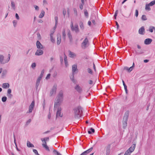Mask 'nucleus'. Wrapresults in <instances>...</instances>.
I'll use <instances>...</instances> for the list:
<instances>
[{
  "mask_svg": "<svg viewBox=\"0 0 155 155\" xmlns=\"http://www.w3.org/2000/svg\"><path fill=\"white\" fill-rule=\"evenodd\" d=\"M63 91L62 90H61L58 94L56 101L54 102V108L56 106H59L63 100Z\"/></svg>",
  "mask_w": 155,
  "mask_h": 155,
  "instance_id": "obj_1",
  "label": "nucleus"
},
{
  "mask_svg": "<svg viewBox=\"0 0 155 155\" xmlns=\"http://www.w3.org/2000/svg\"><path fill=\"white\" fill-rule=\"evenodd\" d=\"M82 108L80 106L75 107L73 109L74 117L75 119H79L82 115Z\"/></svg>",
  "mask_w": 155,
  "mask_h": 155,
  "instance_id": "obj_2",
  "label": "nucleus"
},
{
  "mask_svg": "<svg viewBox=\"0 0 155 155\" xmlns=\"http://www.w3.org/2000/svg\"><path fill=\"white\" fill-rule=\"evenodd\" d=\"M129 110H127L125 113L123 120V127L125 129L127 126V121L128 120L129 116Z\"/></svg>",
  "mask_w": 155,
  "mask_h": 155,
  "instance_id": "obj_3",
  "label": "nucleus"
},
{
  "mask_svg": "<svg viewBox=\"0 0 155 155\" xmlns=\"http://www.w3.org/2000/svg\"><path fill=\"white\" fill-rule=\"evenodd\" d=\"M10 54H8V58L6 59H4V56L2 55H0V63L2 64H4L8 63L10 60Z\"/></svg>",
  "mask_w": 155,
  "mask_h": 155,
  "instance_id": "obj_4",
  "label": "nucleus"
},
{
  "mask_svg": "<svg viewBox=\"0 0 155 155\" xmlns=\"http://www.w3.org/2000/svg\"><path fill=\"white\" fill-rule=\"evenodd\" d=\"M57 85L56 84H54L52 89L51 90L50 93V96H52L53 94H55L56 93Z\"/></svg>",
  "mask_w": 155,
  "mask_h": 155,
  "instance_id": "obj_5",
  "label": "nucleus"
},
{
  "mask_svg": "<svg viewBox=\"0 0 155 155\" xmlns=\"http://www.w3.org/2000/svg\"><path fill=\"white\" fill-rule=\"evenodd\" d=\"M71 30L73 31H75L76 33H77L79 32V29L78 27V26L77 24H75L74 27L73 24L72 22H71Z\"/></svg>",
  "mask_w": 155,
  "mask_h": 155,
  "instance_id": "obj_6",
  "label": "nucleus"
},
{
  "mask_svg": "<svg viewBox=\"0 0 155 155\" xmlns=\"http://www.w3.org/2000/svg\"><path fill=\"white\" fill-rule=\"evenodd\" d=\"M35 101L34 100L33 101L31 104L29 105L28 108V110L27 111V113H29L32 112L33 110L34 109V107L35 106Z\"/></svg>",
  "mask_w": 155,
  "mask_h": 155,
  "instance_id": "obj_7",
  "label": "nucleus"
},
{
  "mask_svg": "<svg viewBox=\"0 0 155 155\" xmlns=\"http://www.w3.org/2000/svg\"><path fill=\"white\" fill-rule=\"evenodd\" d=\"M88 41L87 38H86L81 44V47L83 49H84L87 47V45Z\"/></svg>",
  "mask_w": 155,
  "mask_h": 155,
  "instance_id": "obj_8",
  "label": "nucleus"
},
{
  "mask_svg": "<svg viewBox=\"0 0 155 155\" xmlns=\"http://www.w3.org/2000/svg\"><path fill=\"white\" fill-rule=\"evenodd\" d=\"M61 107H58V108L57 112L56 114V117L57 118L59 117H62L63 116L62 114L61 113Z\"/></svg>",
  "mask_w": 155,
  "mask_h": 155,
  "instance_id": "obj_9",
  "label": "nucleus"
},
{
  "mask_svg": "<svg viewBox=\"0 0 155 155\" xmlns=\"http://www.w3.org/2000/svg\"><path fill=\"white\" fill-rule=\"evenodd\" d=\"M110 144H109L106 147V155H109L110 153Z\"/></svg>",
  "mask_w": 155,
  "mask_h": 155,
  "instance_id": "obj_10",
  "label": "nucleus"
},
{
  "mask_svg": "<svg viewBox=\"0 0 155 155\" xmlns=\"http://www.w3.org/2000/svg\"><path fill=\"white\" fill-rule=\"evenodd\" d=\"M139 33L141 35H144L145 33V28L144 26L141 27L138 30Z\"/></svg>",
  "mask_w": 155,
  "mask_h": 155,
  "instance_id": "obj_11",
  "label": "nucleus"
},
{
  "mask_svg": "<svg viewBox=\"0 0 155 155\" xmlns=\"http://www.w3.org/2000/svg\"><path fill=\"white\" fill-rule=\"evenodd\" d=\"M36 46L38 49H43V46L40 42L37 41L36 42Z\"/></svg>",
  "mask_w": 155,
  "mask_h": 155,
  "instance_id": "obj_12",
  "label": "nucleus"
},
{
  "mask_svg": "<svg viewBox=\"0 0 155 155\" xmlns=\"http://www.w3.org/2000/svg\"><path fill=\"white\" fill-rule=\"evenodd\" d=\"M44 53L43 51L41 50L38 49L35 53V55H42Z\"/></svg>",
  "mask_w": 155,
  "mask_h": 155,
  "instance_id": "obj_13",
  "label": "nucleus"
},
{
  "mask_svg": "<svg viewBox=\"0 0 155 155\" xmlns=\"http://www.w3.org/2000/svg\"><path fill=\"white\" fill-rule=\"evenodd\" d=\"M61 41V37L60 34L57 35V43L58 45H59Z\"/></svg>",
  "mask_w": 155,
  "mask_h": 155,
  "instance_id": "obj_14",
  "label": "nucleus"
},
{
  "mask_svg": "<svg viewBox=\"0 0 155 155\" xmlns=\"http://www.w3.org/2000/svg\"><path fill=\"white\" fill-rule=\"evenodd\" d=\"M74 88L79 93H81L82 92V89L78 85H77Z\"/></svg>",
  "mask_w": 155,
  "mask_h": 155,
  "instance_id": "obj_15",
  "label": "nucleus"
},
{
  "mask_svg": "<svg viewBox=\"0 0 155 155\" xmlns=\"http://www.w3.org/2000/svg\"><path fill=\"white\" fill-rule=\"evenodd\" d=\"M152 41V40L151 38H148L145 39L144 43L145 45H149L150 44Z\"/></svg>",
  "mask_w": 155,
  "mask_h": 155,
  "instance_id": "obj_16",
  "label": "nucleus"
},
{
  "mask_svg": "<svg viewBox=\"0 0 155 155\" xmlns=\"http://www.w3.org/2000/svg\"><path fill=\"white\" fill-rule=\"evenodd\" d=\"M136 147V144H134L131 147H130L127 150L130 151L131 153L134 150Z\"/></svg>",
  "mask_w": 155,
  "mask_h": 155,
  "instance_id": "obj_17",
  "label": "nucleus"
},
{
  "mask_svg": "<svg viewBox=\"0 0 155 155\" xmlns=\"http://www.w3.org/2000/svg\"><path fill=\"white\" fill-rule=\"evenodd\" d=\"M96 19V17L95 15H92L90 18V20L92 21V23L94 24L95 25L96 23L95 22V19Z\"/></svg>",
  "mask_w": 155,
  "mask_h": 155,
  "instance_id": "obj_18",
  "label": "nucleus"
},
{
  "mask_svg": "<svg viewBox=\"0 0 155 155\" xmlns=\"http://www.w3.org/2000/svg\"><path fill=\"white\" fill-rule=\"evenodd\" d=\"M41 79V78H40L38 77L37 79V80L36 83V89H38V86L39 85Z\"/></svg>",
  "mask_w": 155,
  "mask_h": 155,
  "instance_id": "obj_19",
  "label": "nucleus"
},
{
  "mask_svg": "<svg viewBox=\"0 0 155 155\" xmlns=\"http://www.w3.org/2000/svg\"><path fill=\"white\" fill-rule=\"evenodd\" d=\"M9 87V84L8 83H4L2 84V87L4 89L8 88Z\"/></svg>",
  "mask_w": 155,
  "mask_h": 155,
  "instance_id": "obj_20",
  "label": "nucleus"
},
{
  "mask_svg": "<svg viewBox=\"0 0 155 155\" xmlns=\"http://www.w3.org/2000/svg\"><path fill=\"white\" fill-rule=\"evenodd\" d=\"M64 60L65 62V65L67 67L68 65V62L67 61V57L65 54H64Z\"/></svg>",
  "mask_w": 155,
  "mask_h": 155,
  "instance_id": "obj_21",
  "label": "nucleus"
},
{
  "mask_svg": "<svg viewBox=\"0 0 155 155\" xmlns=\"http://www.w3.org/2000/svg\"><path fill=\"white\" fill-rule=\"evenodd\" d=\"M77 69V65H73L72 66V73H74L76 71Z\"/></svg>",
  "mask_w": 155,
  "mask_h": 155,
  "instance_id": "obj_22",
  "label": "nucleus"
},
{
  "mask_svg": "<svg viewBox=\"0 0 155 155\" xmlns=\"http://www.w3.org/2000/svg\"><path fill=\"white\" fill-rule=\"evenodd\" d=\"M136 53L137 54H142L144 53V51L143 49L138 50H137Z\"/></svg>",
  "mask_w": 155,
  "mask_h": 155,
  "instance_id": "obj_23",
  "label": "nucleus"
},
{
  "mask_svg": "<svg viewBox=\"0 0 155 155\" xmlns=\"http://www.w3.org/2000/svg\"><path fill=\"white\" fill-rule=\"evenodd\" d=\"M45 14V12L43 10H42L41 11L40 14L39 16V17L40 18H42L44 16Z\"/></svg>",
  "mask_w": 155,
  "mask_h": 155,
  "instance_id": "obj_24",
  "label": "nucleus"
},
{
  "mask_svg": "<svg viewBox=\"0 0 155 155\" xmlns=\"http://www.w3.org/2000/svg\"><path fill=\"white\" fill-rule=\"evenodd\" d=\"M122 81L123 85L124 86V89H125V92H126V93L127 94V86L126 85V84H125L124 81V80H122Z\"/></svg>",
  "mask_w": 155,
  "mask_h": 155,
  "instance_id": "obj_25",
  "label": "nucleus"
},
{
  "mask_svg": "<svg viewBox=\"0 0 155 155\" xmlns=\"http://www.w3.org/2000/svg\"><path fill=\"white\" fill-rule=\"evenodd\" d=\"M95 132V130L93 128H91L90 130H89L88 131V133L89 134H92L93 133H94Z\"/></svg>",
  "mask_w": 155,
  "mask_h": 155,
  "instance_id": "obj_26",
  "label": "nucleus"
},
{
  "mask_svg": "<svg viewBox=\"0 0 155 155\" xmlns=\"http://www.w3.org/2000/svg\"><path fill=\"white\" fill-rule=\"evenodd\" d=\"M68 52L70 57L71 58H73L74 56H76L75 54L74 53L71 52V51H69Z\"/></svg>",
  "mask_w": 155,
  "mask_h": 155,
  "instance_id": "obj_27",
  "label": "nucleus"
},
{
  "mask_svg": "<svg viewBox=\"0 0 155 155\" xmlns=\"http://www.w3.org/2000/svg\"><path fill=\"white\" fill-rule=\"evenodd\" d=\"M27 146L29 147H34V145L31 143L29 141H27Z\"/></svg>",
  "mask_w": 155,
  "mask_h": 155,
  "instance_id": "obj_28",
  "label": "nucleus"
},
{
  "mask_svg": "<svg viewBox=\"0 0 155 155\" xmlns=\"http://www.w3.org/2000/svg\"><path fill=\"white\" fill-rule=\"evenodd\" d=\"M42 146L46 150L48 151H50L49 148L47 145L42 144Z\"/></svg>",
  "mask_w": 155,
  "mask_h": 155,
  "instance_id": "obj_29",
  "label": "nucleus"
},
{
  "mask_svg": "<svg viewBox=\"0 0 155 155\" xmlns=\"http://www.w3.org/2000/svg\"><path fill=\"white\" fill-rule=\"evenodd\" d=\"M11 5L12 8L13 9L15 10V5L14 2L12 1H11Z\"/></svg>",
  "mask_w": 155,
  "mask_h": 155,
  "instance_id": "obj_30",
  "label": "nucleus"
},
{
  "mask_svg": "<svg viewBox=\"0 0 155 155\" xmlns=\"http://www.w3.org/2000/svg\"><path fill=\"white\" fill-rule=\"evenodd\" d=\"M66 32L65 29H64L62 31L63 38L65 39L66 37Z\"/></svg>",
  "mask_w": 155,
  "mask_h": 155,
  "instance_id": "obj_31",
  "label": "nucleus"
},
{
  "mask_svg": "<svg viewBox=\"0 0 155 155\" xmlns=\"http://www.w3.org/2000/svg\"><path fill=\"white\" fill-rule=\"evenodd\" d=\"M153 29L155 30V27L153 26H150L149 29V31L151 32H152L153 31Z\"/></svg>",
  "mask_w": 155,
  "mask_h": 155,
  "instance_id": "obj_32",
  "label": "nucleus"
},
{
  "mask_svg": "<svg viewBox=\"0 0 155 155\" xmlns=\"http://www.w3.org/2000/svg\"><path fill=\"white\" fill-rule=\"evenodd\" d=\"M79 25L81 28L82 30L83 29H84V26L82 21H81L80 22Z\"/></svg>",
  "mask_w": 155,
  "mask_h": 155,
  "instance_id": "obj_33",
  "label": "nucleus"
},
{
  "mask_svg": "<svg viewBox=\"0 0 155 155\" xmlns=\"http://www.w3.org/2000/svg\"><path fill=\"white\" fill-rule=\"evenodd\" d=\"M72 75L70 76V78L73 82L75 83V81L74 78V73H72Z\"/></svg>",
  "mask_w": 155,
  "mask_h": 155,
  "instance_id": "obj_34",
  "label": "nucleus"
},
{
  "mask_svg": "<svg viewBox=\"0 0 155 155\" xmlns=\"http://www.w3.org/2000/svg\"><path fill=\"white\" fill-rule=\"evenodd\" d=\"M44 70L43 69L41 71V73L40 76H39V78H40L42 79V77L43 76V74H44Z\"/></svg>",
  "mask_w": 155,
  "mask_h": 155,
  "instance_id": "obj_35",
  "label": "nucleus"
},
{
  "mask_svg": "<svg viewBox=\"0 0 155 155\" xmlns=\"http://www.w3.org/2000/svg\"><path fill=\"white\" fill-rule=\"evenodd\" d=\"M141 19L143 21H146L147 20V18L146 16L145 15H143L141 17Z\"/></svg>",
  "mask_w": 155,
  "mask_h": 155,
  "instance_id": "obj_36",
  "label": "nucleus"
},
{
  "mask_svg": "<svg viewBox=\"0 0 155 155\" xmlns=\"http://www.w3.org/2000/svg\"><path fill=\"white\" fill-rule=\"evenodd\" d=\"M84 14L85 16L87 18L88 17V14L87 10L85 9L84 10Z\"/></svg>",
  "mask_w": 155,
  "mask_h": 155,
  "instance_id": "obj_37",
  "label": "nucleus"
},
{
  "mask_svg": "<svg viewBox=\"0 0 155 155\" xmlns=\"http://www.w3.org/2000/svg\"><path fill=\"white\" fill-rule=\"evenodd\" d=\"M150 5L148 4H146L145 7V9L146 10L148 11H150Z\"/></svg>",
  "mask_w": 155,
  "mask_h": 155,
  "instance_id": "obj_38",
  "label": "nucleus"
},
{
  "mask_svg": "<svg viewBox=\"0 0 155 155\" xmlns=\"http://www.w3.org/2000/svg\"><path fill=\"white\" fill-rule=\"evenodd\" d=\"M53 152L56 155H61L60 153L57 151V150H54L53 151Z\"/></svg>",
  "mask_w": 155,
  "mask_h": 155,
  "instance_id": "obj_39",
  "label": "nucleus"
},
{
  "mask_svg": "<svg viewBox=\"0 0 155 155\" xmlns=\"http://www.w3.org/2000/svg\"><path fill=\"white\" fill-rule=\"evenodd\" d=\"M93 149V148L92 147H91L90 148L88 149L87 150L85 151V152L88 154Z\"/></svg>",
  "mask_w": 155,
  "mask_h": 155,
  "instance_id": "obj_40",
  "label": "nucleus"
},
{
  "mask_svg": "<svg viewBox=\"0 0 155 155\" xmlns=\"http://www.w3.org/2000/svg\"><path fill=\"white\" fill-rule=\"evenodd\" d=\"M7 99V98L5 96L3 97H2V101L3 102H5L6 101Z\"/></svg>",
  "mask_w": 155,
  "mask_h": 155,
  "instance_id": "obj_41",
  "label": "nucleus"
},
{
  "mask_svg": "<svg viewBox=\"0 0 155 155\" xmlns=\"http://www.w3.org/2000/svg\"><path fill=\"white\" fill-rule=\"evenodd\" d=\"M131 153L130 151H129L128 150H127L124 153V155H130L131 154Z\"/></svg>",
  "mask_w": 155,
  "mask_h": 155,
  "instance_id": "obj_42",
  "label": "nucleus"
},
{
  "mask_svg": "<svg viewBox=\"0 0 155 155\" xmlns=\"http://www.w3.org/2000/svg\"><path fill=\"white\" fill-rule=\"evenodd\" d=\"M13 23L14 26L15 27H16V24L17 23V21L16 20H13Z\"/></svg>",
  "mask_w": 155,
  "mask_h": 155,
  "instance_id": "obj_43",
  "label": "nucleus"
},
{
  "mask_svg": "<svg viewBox=\"0 0 155 155\" xmlns=\"http://www.w3.org/2000/svg\"><path fill=\"white\" fill-rule=\"evenodd\" d=\"M155 4V1H153L151 2L150 3L148 4L150 5V6H152L153 5Z\"/></svg>",
  "mask_w": 155,
  "mask_h": 155,
  "instance_id": "obj_44",
  "label": "nucleus"
},
{
  "mask_svg": "<svg viewBox=\"0 0 155 155\" xmlns=\"http://www.w3.org/2000/svg\"><path fill=\"white\" fill-rule=\"evenodd\" d=\"M36 63L35 62L32 63L31 65V67L33 69H34L36 67Z\"/></svg>",
  "mask_w": 155,
  "mask_h": 155,
  "instance_id": "obj_45",
  "label": "nucleus"
},
{
  "mask_svg": "<svg viewBox=\"0 0 155 155\" xmlns=\"http://www.w3.org/2000/svg\"><path fill=\"white\" fill-rule=\"evenodd\" d=\"M87 70L88 72L89 73L91 74H92V73H93L91 69H90V68H88L87 69Z\"/></svg>",
  "mask_w": 155,
  "mask_h": 155,
  "instance_id": "obj_46",
  "label": "nucleus"
},
{
  "mask_svg": "<svg viewBox=\"0 0 155 155\" xmlns=\"http://www.w3.org/2000/svg\"><path fill=\"white\" fill-rule=\"evenodd\" d=\"M31 119H29L26 122V125H28V124L31 122Z\"/></svg>",
  "mask_w": 155,
  "mask_h": 155,
  "instance_id": "obj_47",
  "label": "nucleus"
},
{
  "mask_svg": "<svg viewBox=\"0 0 155 155\" xmlns=\"http://www.w3.org/2000/svg\"><path fill=\"white\" fill-rule=\"evenodd\" d=\"M54 19L55 20V25H57L58 23V17L57 16H55L54 17Z\"/></svg>",
  "mask_w": 155,
  "mask_h": 155,
  "instance_id": "obj_48",
  "label": "nucleus"
},
{
  "mask_svg": "<svg viewBox=\"0 0 155 155\" xmlns=\"http://www.w3.org/2000/svg\"><path fill=\"white\" fill-rule=\"evenodd\" d=\"M41 140L42 141V142L44 143H43L42 144L47 145L46 141H45V139H43L42 138H41Z\"/></svg>",
  "mask_w": 155,
  "mask_h": 155,
  "instance_id": "obj_49",
  "label": "nucleus"
},
{
  "mask_svg": "<svg viewBox=\"0 0 155 155\" xmlns=\"http://www.w3.org/2000/svg\"><path fill=\"white\" fill-rule=\"evenodd\" d=\"M138 15V11L137 9L135 10V16L136 17H137Z\"/></svg>",
  "mask_w": 155,
  "mask_h": 155,
  "instance_id": "obj_50",
  "label": "nucleus"
},
{
  "mask_svg": "<svg viewBox=\"0 0 155 155\" xmlns=\"http://www.w3.org/2000/svg\"><path fill=\"white\" fill-rule=\"evenodd\" d=\"M69 38V39L70 40V41L71 42L72 41V35H70V36H68Z\"/></svg>",
  "mask_w": 155,
  "mask_h": 155,
  "instance_id": "obj_51",
  "label": "nucleus"
},
{
  "mask_svg": "<svg viewBox=\"0 0 155 155\" xmlns=\"http://www.w3.org/2000/svg\"><path fill=\"white\" fill-rule=\"evenodd\" d=\"M66 13V11L65 10V9H63V15L64 16V17H65V15Z\"/></svg>",
  "mask_w": 155,
  "mask_h": 155,
  "instance_id": "obj_52",
  "label": "nucleus"
},
{
  "mask_svg": "<svg viewBox=\"0 0 155 155\" xmlns=\"http://www.w3.org/2000/svg\"><path fill=\"white\" fill-rule=\"evenodd\" d=\"M50 39H51V41L53 43H54L55 42V39L53 38V37L50 38Z\"/></svg>",
  "mask_w": 155,
  "mask_h": 155,
  "instance_id": "obj_53",
  "label": "nucleus"
},
{
  "mask_svg": "<svg viewBox=\"0 0 155 155\" xmlns=\"http://www.w3.org/2000/svg\"><path fill=\"white\" fill-rule=\"evenodd\" d=\"M118 12V10H117L116 11V12H115V14L114 15V17L115 19H116V17H117V15Z\"/></svg>",
  "mask_w": 155,
  "mask_h": 155,
  "instance_id": "obj_54",
  "label": "nucleus"
},
{
  "mask_svg": "<svg viewBox=\"0 0 155 155\" xmlns=\"http://www.w3.org/2000/svg\"><path fill=\"white\" fill-rule=\"evenodd\" d=\"M124 70H125L127 71L128 72H130L129 68L127 67H124Z\"/></svg>",
  "mask_w": 155,
  "mask_h": 155,
  "instance_id": "obj_55",
  "label": "nucleus"
},
{
  "mask_svg": "<svg viewBox=\"0 0 155 155\" xmlns=\"http://www.w3.org/2000/svg\"><path fill=\"white\" fill-rule=\"evenodd\" d=\"M73 10L74 13L76 15H77V12L76 9L75 8H74Z\"/></svg>",
  "mask_w": 155,
  "mask_h": 155,
  "instance_id": "obj_56",
  "label": "nucleus"
},
{
  "mask_svg": "<svg viewBox=\"0 0 155 155\" xmlns=\"http://www.w3.org/2000/svg\"><path fill=\"white\" fill-rule=\"evenodd\" d=\"M33 151L36 155H37L38 154V151L34 149L33 150Z\"/></svg>",
  "mask_w": 155,
  "mask_h": 155,
  "instance_id": "obj_57",
  "label": "nucleus"
},
{
  "mask_svg": "<svg viewBox=\"0 0 155 155\" xmlns=\"http://www.w3.org/2000/svg\"><path fill=\"white\" fill-rule=\"evenodd\" d=\"M67 35L68 36L71 35L70 31L69 30H68L67 31Z\"/></svg>",
  "mask_w": 155,
  "mask_h": 155,
  "instance_id": "obj_58",
  "label": "nucleus"
},
{
  "mask_svg": "<svg viewBox=\"0 0 155 155\" xmlns=\"http://www.w3.org/2000/svg\"><path fill=\"white\" fill-rule=\"evenodd\" d=\"M34 6L36 10L38 11L39 9V7L37 5H34Z\"/></svg>",
  "mask_w": 155,
  "mask_h": 155,
  "instance_id": "obj_59",
  "label": "nucleus"
},
{
  "mask_svg": "<svg viewBox=\"0 0 155 155\" xmlns=\"http://www.w3.org/2000/svg\"><path fill=\"white\" fill-rule=\"evenodd\" d=\"M15 17L17 20L19 19V17L17 13H16L15 14Z\"/></svg>",
  "mask_w": 155,
  "mask_h": 155,
  "instance_id": "obj_60",
  "label": "nucleus"
},
{
  "mask_svg": "<svg viewBox=\"0 0 155 155\" xmlns=\"http://www.w3.org/2000/svg\"><path fill=\"white\" fill-rule=\"evenodd\" d=\"M12 92V90L10 89H8V90L7 93L8 94H11Z\"/></svg>",
  "mask_w": 155,
  "mask_h": 155,
  "instance_id": "obj_61",
  "label": "nucleus"
},
{
  "mask_svg": "<svg viewBox=\"0 0 155 155\" xmlns=\"http://www.w3.org/2000/svg\"><path fill=\"white\" fill-rule=\"evenodd\" d=\"M83 5L82 4H80L79 5V7H80V9H81V10H82L83 8V5Z\"/></svg>",
  "mask_w": 155,
  "mask_h": 155,
  "instance_id": "obj_62",
  "label": "nucleus"
},
{
  "mask_svg": "<svg viewBox=\"0 0 155 155\" xmlns=\"http://www.w3.org/2000/svg\"><path fill=\"white\" fill-rule=\"evenodd\" d=\"M60 61L61 63L62 64L63 62V57L61 56L60 57Z\"/></svg>",
  "mask_w": 155,
  "mask_h": 155,
  "instance_id": "obj_63",
  "label": "nucleus"
},
{
  "mask_svg": "<svg viewBox=\"0 0 155 155\" xmlns=\"http://www.w3.org/2000/svg\"><path fill=\"white\" fill-rule=\"evenodd\" d=\"M87 154L85 152V151L84 152L81 153L80 155H87Z\"/></svg>",
  "mask_w": 155,
  "mask_h": 155,
  "instance_id": "obj_64",
  "label": "nucleus"
}]
</instances>
